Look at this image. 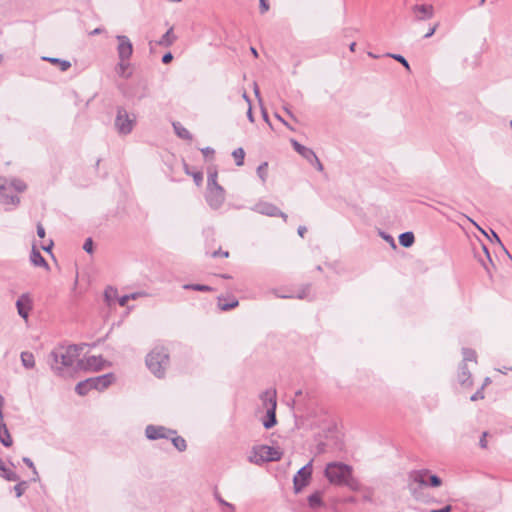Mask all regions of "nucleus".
<instances>
[{
    "label": "nucleus",
    "mask_w": 512,
    "mask_h": 512,
    "mask_svg": "<svg viewBox=\"0 0 512 512\" xmlns=\"http://www.w3.org/2000/svg\"><path fill=\"white\" fill-rule=\"evenodd\" d=\"M81 345L60 346L49 355L50 367L53 372L62 378L72 377L76 372L79 361Z\"/></svg>",
    "instance_id": "nucleus-1"
},
{
    "label": "nucleus",
    "mask_w": 512,
    "mask_h": 512,
    "mask_svg": "<svg viewBox=\"0 0 512 512\" xmlns=\"http://www.w3.org/2000/svg\"><path fill=\"white\" fill-rule=\"evenodd\" d=\"M169 353L164 347H156L146 356V365L156 377L162 378L169 366Z\"/></svg>",
    "instance_id": "nucleus-2"
},
{
    "label": "nucleus",
    "mask_w": 512,
    "mask_h": 512,
    "mask_svg": "<svg viewBox=\"0 0 512 512\" xmlns=\"http://www.w3.org/2000/svg\"><path fill=\"white\" fill-rule=\"evenodd\" d=\"M114 380L115 376L112 373L88 378L84 381L79 382L75 387V391L77 394L81 396L86 395L92 389L102 391L108 388L114 382Z\"/></svg>",
    "instance_id": "nucleus-3"
},
{
    "label": "nucleus",
    "mask_w": 512,
    "mask_h": 512,
    "mask_svg": "<svg viewBox=\"0 0 512 512\" xmlns=\"http://www.w3.org/2000/svg\"><path fill=\"white\" fill-rule=\"evenodd\" d=\"M352 473V466L342 462H330L324 471L325 477L335 485H343Z\"/></svg>",
    "instance_id": "nucleus-4"
},
{
    "label": "nucleus",
    "mask_w": 512,
    "mask_h": 512,
    "mask_svg": "<svg viewBox=\"0 0 512 512\" xmlns=\"http://www.w3.org/2000/svg\"><path fill=\"white\" fill-rule=\"evenodd\" d=\"M282 457L279 448L260 445L253 448L248 460L253 464L260 465L264 462L278 461Z\"/></svg>",
    "instance_id": "nucleus-5"
},
{
    "label": "nucleus",
    "mask_w": 512,
    "mask_h": 512,
    "mask_svg": "<svg viewBox=\"0 0 512 512\" xmlns=\"http://www.w3.org/2000/svg\"><path fill=\"white\" fill-rule=\"evenodd\" d=\"M136 122V117L133 114H129L126 109L119 107L117 109V115L115 119V127L119 134L127 135L133 130Z\"/></svg>",
    "instance_id": "nucleus-6"
},
{
    "label": "nucleus",
    "mask_w": 512,
    "mask_h": 512,
    "mask_svg": "<svg viewBox=\"0 0 512 512\" xmlns=\"http://www.w3.org/2000/svg\"><path fill=\"white\" fill-rule=\"evenodd\" d=\"M291 144L294 148V150L299 153L304 159H306L312 166H314L318 171H323L324 167L315 152L300 144L298 141L291 139Z\"/></svg>",
    "instance_id": "nucleus-7"
},
{
    "label": "nucleus",
    "mask_w": 512,
    "mask_h": 512,
    "mask_svg": "<svg viewBox=\"0 0 512 512\" xmlns=\"http://www.w3.org/2000/svg\"><path fill=\"white\" fill-rule=\"evenodd\" d=\"M312 462L313 460L304 465L294 476L293 484L296 493H299L305 486L309 484L313 470Z\"/></svg>",
    "instance_id": "nucleus-8"
},
{
    "label": "nucleus",
    "mask_w": 512,
    "mask_h": 512,
    "mask_svg": "<svg viewBox=\"0 0 512 512\" xmlns=\"http://www.w3.org/2000/svg\"><path fill=\"white\" fill-rule=\"evenodd\" d=\"M225 200V192L222 186L207 188L206 201L212 209H218Z\"/></svg>",
    "instance_id": "nucleus-9"
},
{
    "label": "nucleus",
    "mask_w": 512,
    "mask_h": 512,
    "mask_svg": "<svg viewBox=\"0 0 512 512\" xmlns=\"http://www.w3.org/2000/svg\"><path fill=\"white\" fill-rule=\"evenodd\" d=\"M12 192L8 181L5 178H0V203L17 206L20 203V198Z\"/></svg>",
    "instance_id": "nucleus-10"
},
{
    "label": "nucleus",
    "mask_w": 512,
    "mask_h": 512,
    "mask_svg": "<svg viewBox=\"0 0 512 512\" xmlns=\"http://www.w3.org/2000/svg\"><path fill=\"white\" fill-rule=\"evenodd\" d=\"M176 434L175 430L158 425H148L145 428V435L149 440L169 439Z\"/></svg>",
    "instance_id": "nucleus-11"
},
{
    "label": "nucleus",
    "mask_w": 512,
    "mask_h": 512,
    "mask_svg": "<svg viewBox=\"0 0 512 512\" xmlns=\"http://www.w3.org/2000/svg\"><path fill=\"white\" fill-rule=\"evenodd\" d=\"M253 211L269 217H281L287 221V214L282 212L277 206L269 202H259L252 208Z\"/></svg>",
    "instance_id": "nucleus-12"
},
{
    "label": "nucleus",
    "mask_w": 512,
    "mask_h": 512,
    "mask_svg": "<svg viewBox=\"0 0 512 512\" xmlns=\"http://www.w3.org/2000/svg\"><path fill=\"white\" fill-rule=\"evenodd\" d=\"M106 361L101 356H89L84 360L77 362V369L79 370H90L99 371L106 365Z\"/></svg>",
    "instance_id": "nucleus-13"
},
{
    "label": "nucleus",
    "mask_w": 512,
    "mask_h": 512,
    "mask_svg": "<svg viewBox=\"0 0 512 512\" xmlns=\"http://www.w3.org/2000/svg\"><path fill=\"white\" fill-rule=\"evenodd\" d=\"M118 41L117 53L119 60H129L133 53V45L130 39L125 35H117Z\"/></svg>",
    "instance_id": "nucleus-14"
},
{
    "label": "nucleus",
    "mask_w": 512,
    "mask_h": 512,
    "mask_svg": "<svg viewBox=\"0 0 512 512\" xmlns=\"http://www.w3.org/2000/svg\"><path fill=\"white\" fill-rule=\"evenodd\" d=\"M16 308L19 316L27 320L29 312L33 308V301L28 293H24L18 298L16 301Z\"/></svg>",
    "instance_id": "nucleus-15"
},
{
    "label": "nucleus",
    "mask_w": 512,
    "mask_h": 512,
    "mask_svg": "<svg viewBox=\"0 0 512 512\" xmlns=\"http://www.w3.org/2000/svg\"><path fill=\"white\" fill-rule=\"evenodd\" d=\"M412 13L414 15L415 20L423 21L432 18L434 8L432 5L427 4L414 5L412 7Z\"/></svg>",
    "instance_id": "nucleus-16"
},
{
    "label": "nucleus",
    "mask_w": 512,
    "mask_h": 512,
    "mask_svg": "<svg viewBox=\"0 0 512 512\" xmlns=\"http://www.w3.org/2000/svg\"><path fill=\"white\" fill-rule=\"evenodd\" d=\"M480 248L481 252H477L475 250V257L477 258L481 266L486 270V272L490 274V266L494 267L490 253L488 251V248L484 244H481Z\"/></svg>",
    "instance_id": "nucleus-17"
},
{
    "label": "nucleus",
    "mask_w": 512,
    "mask_h": 512,
    "mask_svg": "<svg viewBox=\"0 0 512 512\" xmlns=\"http://www.w3.org/2000/svg\"><path fill=\"white\" fill-rule=\"evenodd\" d=\"M428 474H429V471L428 470H415V471H412L409 475V479H410V483H409V488L410 490L414 493L415 492V488L413 487V484L414 483H418L419 485H428Z\"/></svg>",
    "instance_id": "nucleus-18"
},
{
    "label": "nucleus",
    "mask_w": 512,
    "mask_h": 512,
    "mask_svg": "<svg viewBox=\"0 0 512 512\" xmlns=\"http://www.w3.org/2000/svg\"><path fill=\"white\" fill-rule=\"evenodd\" d=\"M273 403L270 404V407L269 409L266 411V416L265 418L262 420V424L263 426L266 428V429H271L272 427H274L277 423V419H276V407H277V402H274L272 401Z\"/></svg>",
    "instance_id": "nucleus-19"
},
{
    "label": "nucleus",
    "mask_w": 512,
    "mask_h": 512,
    "mask_svg": "<svg viewBox=\"0 0 512 512\" xmlns=\"http://www.w3.org/2000/svg\"><path fill=\"white\" fill-rule=\"evenodd\" d=\"M458 380L463 386L471 385V374L466 363H462L459 367Z\"/></svg>",
    "instance_id": "nucleus-20"
},
{
    "label": "nucleus",
    "mask_w": 512,
    "mask_h": 512,
    "mask_svg": "<svg viewBox=\"0 0 512 512\" xmlns=\"http://www.w3.org/2000/svg\"><path fill=\"white\" fill-rule=\"evenodd\" d=\"M0 442L5 447H10L13 444L12 437L5 423L0 419Z\"/></svg>",
    "instance_id": "nucleus-21"
},
{
    "label": "nucleus",
    "mask_w": 512,
    "mask_h": 512,
    "mask_svg": "<svg viewBox=\"0 0 512 512\" xmlns=\"http://www.w3.org/2000/svg\"><path fill=\"white\" fill-rule=\"evenodd\" d=\"M30 261L34 266L48 268V263L46 262L44 257L41 255L39 250H37L35 248V246H33V248H32L31 255H30Z\"/></svg>",
    "instance_id": "nucleus-22"
},
{
    "label": "nucleus",
    "mask_w": 512,
    "mask_h": 512,
    "mask_svg": "<svg viewBox=\"0 0 512 512\" xmlns=\"http://www.w3.org/2000/svg\"><path fill=\"white\" fill-rule=\"evenodd\" d=\"M176 36L173 34V27L169 28L167 32L157 41V45L163 47H170L176 41Z\"/></svg>",
    "instance_id": "nucleus-23"
},
{
    "label": "nucleus",
    "mask_w": 512,
    "mask_h": 512,
    "mask_svg": "<svg viewBox=\"0 0 512 512\" xmlns=\"http://www.w3.org/2000/svg\"><path fill=\"white\" fill-rule=\"evenodd\" d=\"M173 129L175 134L184 140L191 141L192 140V134L179 122L173 123Z\"/></svg>",
    "instance_id": "nucleus-24"
},
{
    "label": "nucleus",
    "mask_w": 512,
    "mask_h": 512,
    "mask_svg": "<svg viewBox=\"0 0 512 512\" xmlns=\"http://www.w3.org/2000/svg\"><path fill=\"white\" fill-rule=\"evenodd\" d=\"M261 400H262V403H263V406L266 408V411L269 409L270 407V404H272L274 402H277L276 401V390H266L265 392H263L261 394Z\"/></svg>",
    "instance_id": "nucleus-25"
},
{
    "label": "nucleus",
    "mask_w": 512,
    "mask_h": 512,
    "mask_svg": "<svg viewBox=\"0 0 512 512\" xmlns=\"http://www.w3.org/2000/svg\"><path fill=\"white\" fill-rule=\"evenodd\" d=\"M415 242L413 232L407 231L399 235V243L405 248L411 247Z\"/></svg>",
    "instance_id": "nucleus-26"
},
{
    "label": "nucleus",
    "mask_w": 512,
    "mask_h": 512,
    "mask_svg": "<svg viewBox=\"0 0 512 512\" xmlns=\"http://www.w3.org/2000/svg\"><path fill=\"white\" fill-rule=\"evenodd\" d=\"M478 229L487 237L489 238L491 241H495L500 247L501 249L505 252V254L512 260V256L510 255V253L508 252V250L505 248V246L503 245L501 239L499 238L498 234L491 230V235H488L482 228L478 227Z\"/></svg>",
    "instance_id": "nucleus-27"
},
{
    "label": "nucleus",
    "mask_w": 512,
    "mask_h": 512,
    "mask_svg": "<svg viewBox=\"0 0 512 512\" xmlns=\"http://www.w3.org/2000/svg\"><path fill=\"white\" fill-rule=\"evenodd\" d=\"M22 365L27 368L31 369L35 366V359L31 352L24 351L20 355Z\"/></svg>",
    "instance_id": "nucleus-28"
},
{
    "label": "nucleus",
    "mask_w": 512,
    "mask_h": 512,
    "mask_svg": "<svg viewBox=\"0 0 512 512\" xmlns=\"http://www.w3.org/2000/svg\"><path fill=\"white\" fill-rule=\"evenodd\" d=\"M169 440H171L172 444L178 451L183 452L186 450L187 444H186L185 439L181 436H178L177 433L174 435H171Z\"/></svg>",
    "instance_id": "nucleus-29"
},
{
    "label": "nucleus",
    "mask_w": 512,
    "mask_h": 512,
    "mask_svg": "<svg viewBox=\"0 0 512 512\" xmlns=\"http://www.w3.org/2000/svg\"><path fill=\"white\" fill-rule=\"evenodd\" d=\"M118 297V291L116 288L108 287L104 292V300L108 306H111Z\"/></svg>",
    "instance_id": "nucleus-30"
},
{
    "label": "nucleus",
    "mask_w": 512,
    "mask_h": 512,
    "mask_svg": "<svg viewBox=\"0 0 512 512\" xmlns=\"http://www.w3.org/2000/svg\"><path fill=\"white\" fill-rule=\"evenodd\" d=\"M308 503L311 508H318L322 505V493L316 491L308 497Z\"/></svg>",
    "instance_id": "nucleus-31"
},
{
    "label": "nucleus",
    "mask_w": 512,
    "mask_h": 512,
    "mask_svg": "<svg viewBox=\"0 0 512 512\" xmlns=\"http://www.w3.org/2000/svg\"><path fill=\"white\" fill-rule=\"evenodd\" d=\"M43 60L49 61L52 64L59 65L61 71H67L71 67V63L67 60L59 58L44 57Z\"/></svg>",
    "instance_id": "nucleus-32"
},
{
    "label": "nucleus",
    "mask_w": 512,
    "mask_h": 512,
    "mask_svg": "<svg viewBox=\"0 0 512 512\" xmlns=\"http://www.w3.org/2000/svg\"><path fill=\"white\" fill-rule=\"evenodd\" d=\"M309 287L310 286L307 285L297 295H292V294L283 295V294H278L276 291H274V293L278 298H282V299H290V298L305 299L308 295Z\"/></svg>",
    "instance_id": "nucleus-33"
},
{
    "label": "nucleus",
    "mask_w": 512,
    "mask_h": 512,
    "mask_svg": "<svg viewBox=\"0 0 512 512\" xmlns=\"http://www.w3.org/2000/svg\"><path fill=\"white\" fill-rule=\"evenodd\" d=\"M183 288L186 290H194L199 292H211L213 288L204 284H185Z\"/></svg>",
    "instance_id": "nucleus-34"
},
{
    "label": "nucleus",
    "mask_w": 512,
    "mask_h": 512,
    "mask_svg": "<svg viewBox=\"0 0 512 512\" xmlns=\"http://www.w3.org/2000/svg\"><path fill=\"white\" fill-rule=\"evenodd\" d=\"M345 486H347L349 489L353 490V491H358L360 492L362 490V486L361 484L358 482V480H356L353 475L351 474V476H349V478H347V480L344 482Z\"/></svg>",
    "instance_id": "nucleus-35"
},
{
    "label": "nucleus",
    "mask_w": 512,
    "mask_h": 512,
    "mask_svg": "<svg viewBox=\"0 0 512 512\" xmlns=\"http://www.w3.org/2000/svg\"><path fill=\"white\" fill-rule=\"evenodd\" d=\"M8 186L11 187V191H16V192H23L26 190V184L22 181V180H19V179H13L11 180L10 182H8Z\"/></svg>",
    "instance_id": "nucleus-36"
},
{
    "label": "nucleus",
    "mask_w": 512,
    "mask_h": 512,
    "mask_svg": "<svg viewBox=\"0 0 512 512\" xmlns=\"http://www.w3.org/2000/svg\"><path fill=\"white\" fill-rule=\"evenodd\" d=\"M128 61L129 60H120L116 67V71L121 77L128 78L130 76V74L126 73V70L129 66Z\"/></svg>",
    "instance_id": "nucleus-37"
},
{
    "label": "nucleus",
    "mask_w": 512,
    "mask_h": 512,
    "mask_svg": "<svg viewBox=\"0 0 512 512\" xmlns=\"http://www.w3.org/2000/svg\"><path fill=\"white\" fill-rule=\"evenodd\" d=\"M217 171L215 169L208 170V179H207V188H211L212 186H220L217 183Z\"/></svg>",
    "instance_id": "nucleus-38"
},
{
    "label": "nucleus",
    "mask_w": 512,
    "mask_h": 512,
    "mask_svg": "<svg viewBox=\"0 0 512 512\" xmlns=\"http://www.w3.org/2000/svg\"><path fill=\"white\" fill-rule=\"evenodd\" d=\"M232 156L235 158L237 166H242L244 164L245 152H244L243 148L235 149L232 152Z\"/></svg>",
    "instance_id": "nucleus-39"
},
{
    "label": "nucleus",
    "mask_w": 512,
    "mask_h": 512,
    "mask_svg": "<svg viewBox=\"0 0 512 512\" xmlns=\"http://www.w3.org/2000/svg\"><path fill=\"white\" fill-rule=\"evenodd\" d=\"M362 493V498L364 501L372 503L373 502V494L374 490L370 487H363L360 491Z\"/></svg>",
    "instance_id": "nucleus-40"
},
{
    "label": "nucleus",
    "mask_w": 512,
    "mask_h": 512,
    "mask_svg": "<svg viewBox=\"0 0 512 512\" xmlns=\"http://www.w3.org/2000/svg\"><path fill=\"white\" fill-rule=\"evenodd\" d=\"M463 363L467 361H475L476 360V352L469 348H463Z\"/></svg>",
    "instance_id": "nucleus-41"
},
{
    "label": "nucleus",
    "mask_w": 512,
    "mask_h": 512,
    "mask_svg": "<svg viewBox=\"0 0 512 512\" xmlns=\"http://www.w3.org/2000/svg\"><path fill=\"white\" fill-rule=\"evenodd\" d=\"M387 56L393 58L396 61H398L399 63H401L405 67V69L407 71H410V64L408 63V61L402 55L388 53Z\"/></svg>",
    "instance_id": "nucleus-42"
},
{
    "label": "nucleus",
    "mask_w": 512,
    "mask_h": 512,
    "mask_svg": "<svg viewBox=\"0 0 512 512\" xmlns=\"http://www.w3.org/2000/svg\"><path fill=\"white\" fill-rule=\"evenodd\" d=\"M267 167H268V163L267 162H264L262 164H260L257 168V175L259 176V178L262 180V182H265L266 181V177H267Z\"/></svg>",
    "instance_id": "nucleus-43"
},
{
    "label": "nucleus",
    "mask_w": 512,
    "mask_h": 512,
    "mask_svg": "<svg viewBox=\"0 0 512 512\" xmlns=\"http://www.w3.org/2000/svg\"><path fill=\"white\" fill-rule=\"evenodd\" d=\"M442 484V480L437 475L428 474V485L431 487H439Z\"/></svg>",
    "instance_id": "nucleus-44"
},
{
    "label": "nucleus",
    "mask_w": 512,
    "mask_h": 512,
    "mask_svg": "<svg viewBox=\"0 0 512 512\" xmlns=\"http://www.w3.org/2000/svg\"><path fill=\"white\" fill-rule=\"evenodd\" d=\"M27 487V482L21 481L14 486V491L17 497H21Z\"/></svg>",
    "instance_id": "nucleus-45"
},
{
    "label": "nucleus",
    "mask_w": 512,
    "mask_h": 512,
    "mask_svg": "<svg viewBox=\"0 0 512 512\" xmlns=\"http://www.w3.org/2000/svg\"><path fill=\"white\" fill-rule=\"evenodd\" d=\"M83 249L89 254H92L94 251V243L92 238H87L83 244Z\"/></svg>",
    "instance_id": "nucleus-46"
},
{
    "label": "nucleus",
    "mask_w": 512,
    "mask_h": 512,
    "mask_svg": "<svg viewBox=\"0 0 512 512\" xmlns=\"http://www.w3.org/2000/svg\"><path fill=\"white\" fill-rule=\"evenodd\" d=\"M219 306H220L221 310L227 311V310H230V309L235 308L236 306H238V301L237 300H233L230 303L223 304V303H221V299H219Z\"/></svg>",
    "instance_id": "nucleus-47"
},
{
    "label": "nucleus",
    "mask_w": 512,
    "mask_h": 512,
    "mask_svg": "<svg viewBox=\"0 0 512 512\" xmlns=\"http://www.w3.org/2000/svg\"><path fill=\"white\" fill-rule=\"evenodd\" d=\"M23 462H24V463H25V464H26L30 469H32L33 474H34L35 476H38V472H37V470H36V467H35V465H34L33 461H32L30 458H28V457H24V458H23Z\"/></svg>",
    "instance_id": "nucleus-48"
},
{
    "label": "nucleus",
    "mask_w": 512,
    "mask_h": 512,
    "mask_svg": "<svg viewBox=\"0 0 512 512\" xmlns=\"http://www.w3.org/2000/svg\"><path fill=\"white\" fill-rule=\"evenodd\" d=\"M216 499L218 500V502L225 506L226 508H230V512H234L235 511V506L231 503H228L226 502L224 499H222L220 496H216Z\"/></svg>",
    "instance_id": "nucleus-49"
},
{
    "label": "nucleus",
    "mask_w": 512,
    "mask_h": 512,
    "mask_svg": "<svg viewBox=\"0 0 512 512\" xmlns=\"http://www.w3.org/2000/svg\"><path fill=\"white\" fill-rule=\"evenodd\" d=\"M260 3V13L264 14L270 9V5L268 0H259Z\"/></svg>",
    "instance_id": "nucleus-50"
},
{
    "label": "nucleus",
    "mask_w": 512,
    "mask_h": 512,
    "mask_svg": "<svg viewBox=\"0 0 512 512\" xmlns=\"http://www.w3.org/2000/svg\"><path fill=\"white\" fill-rule=\"evenodd\" d=\"M380 234H381L382 238H383L385 241H387L388 243H390V244H391V246H392V247H394V248L396 247V245H395V241H394V238H393L391 235H388V234H386V233H384V232H381Z\"/></svg>",
    "instance_id": "nucleus-51"
},
{
    "label": "nucleus",
    "mask_w": 512,
    "mask_h": 512,
    "mask_svg": "<svg viewBox=\"0 0 512 512\" xmlns=\"http://www.w3.org/2000/svg\"><path fill=\"white\" fill-rule=\"evenodd\" d=\"M487 436H488V432H483V434L479 440V446L483 449L487 448V440H486Z\"/></svg>",
    "instance_id": "nucleus-52"
},
{
    "label": "nucleus",
    "mask_w": 512,
    "mask_h": 512,
    "mask_svg": "<svg viewBox=\"0 0 512 512\" xmlns=\"http://www.w3.org/2000/svg\"><path fill=\"white\" fill-rule=\"evenodd\" d=\"M483 398H484V394L482 392V389H480L471 396L470 400L476 401V400L483 399Z\"/></svg>",
    "instance_id": "nucleus-53"
},
{
    "label": "nucleus",
    "mask_w": 512,
    "mask_h": 512,
    "mask_svg": "<svg viewBox=\"0 0 512 512\" xmlns=\"http://www.w3.org/2000/svg\"><path fill=\"white\" fill-rule=\"evenodd\" d=\"M173 60V55L171 52H167L166 54L163 55L162 57V62L164 64H169L171 61Z\"/></svg>",
    "instance_id": "nucleus-54"
},
{
    "label": "nucleus",
    "mask_w": 512,
    "mask_h": 512,
    "mask_svg": "<svg viewBox=\"0 0 512 512\" xmlns=\"http://www.w3.org/2000/svg\"><path fill=\"white\" fill-rule=\"evenodd\" d=\"M45 229L43 227V225L41 223H38L37 224V235L40 237V238H44L45 237Z\"/></svg>",
    "instance_id": "nucleus-55"
},
{
    "label": "nucleus",
    "mask_w": 512,
    "mask_h": 512,
    "mask_svg": "<svg viewBox=\"0 0 512 512\" xmlns=\"http://www.w3.org/2000/svg\"><path fill=\"white\" fill-rule=\"evenodd\" d=\"M201 152L205 157H208V156H212L214 154V149L211 147H206V148L201 149Z\"/></svg>",
    "instance_id": "nucleus-56"
},
{
    "label": "nucleus",
    "mask_w": 512,
    "mask_h": 512,
    "mask_svg": "<svg viewBox=\"0 0 512 512\" xmlns=\"http://www.w3.org/2000/svg\"><path fill=\"white\" fill-rule=\"evenodd\" d=\"M128 301H129L128 295H124V296H121L120 298H118V303L122 307L126 306Z\"/></svg>",
    "instance_id": "nucleus-57"
},
{
    "label": "nucleus",
    "mask_w": 512,
    "mask_h": 512,
    "mask_svg": "<svg viewBox=\"0 0 512 512\" xmlns=\"http://www.w3.org/2000/svg\"><path fill=\"white\" fill-rule=\"evenodd\" d=\"M219 256L228 257L229 253L227 251L222 252L221 250H217V251H214L212 253V257L213 258H216V257H219Z\"/></svg>",
    "instance_id": "nucleus-58"
},
{
    "label": "nucleus",
    "mask_w": 512,
    "mask_h": 512,
    "mask_svg": "<svg viewBox=\"0 0 512 512\" xmlns=\"http://www.w3.org/2000/svg\"><path fill=\"white\" fill-rule=\"evenodd\" d=\"M193 178H194L195 183H196L197 185H199V184L202 182V180H203L202 173H200V172H196V173H194V174H193Z\"/></svg>",
    "instance_id": "nucleus-59"
},
{
    "label": "nucleus",
    "mask_w": 512,
    "mask_h": 512,
    "mask_svg": "<svg viewBox=\"0 0 512 512\" xmlns=\"http://www.w3.org/2000/svg\"><path fill=\"white\" fill-rule=\"evenodd\" d=\"M451 510H452V506L446 505L441 509H432L430 512H451Z\"/></svg>",
    "instance_id": "nucleus-60"
},
{
    "label": "nucleus",
    "mask_w": 512,
    "mask_h": 512,
    "mask_svg": "<svg viewBox=\"0 0 512 512\" xmlns=\"http://www.w3.org/2000/svg\"><path fill=\"white\" fill-rule=\"evenodd\" d=\"M143 295H145V294L142 292H135V293L129 294L128 297H129V300H136Z\"/></svg>",
    "instance_id": "nucleus-61"
},
{
    "label": "nucleus",
    "mask_w": 512,
    "mask_h": 512,
    "mask_svg": "<svg viewBox=\"0 0 512 512\" xmlns=\"http://www.w3.org/2000/svg\"><path fill=\"white\" fill-rule=\"evenodd\" d=\"M53 247V241L50 240L48 244L42 245V249L46 252H50Z\"/></svg>",
    "instance_id": "nucleus-62"
},
{
    "label": "nucleus",
    "mask_w": 512,
    "mask_h": 512,
    "mask_svg": "<svg viewBox=\"0 0 512 512\" xmlns=\"http://www.w3.org/2000/svg\"><path fill=\"white\" fill-rule=\"evenodd\" d=\"M436 29H437V25L433 26L432 28H430L428 30V32L424 35V37L425 38L431 37L435 33Z\"/></svg>",
    "instance_id": "nucleus-63"
},
{
    "label": "nucleus",
    "mask_w": 512,
    "mask_h": 512,
    "mask_svg": "<svg viewBox=\"0 0 512 512\" xmlns=\"http://www.w3.org/2000/svg\"><path fill=\"white\" fill-rule=\"evenodd\" d=\"M297 232L300 237H304V234L307 232V228L305 226H299Z\"/></svg>",
    "instance_id": "nucleus-64"
}]
</instances>
